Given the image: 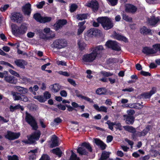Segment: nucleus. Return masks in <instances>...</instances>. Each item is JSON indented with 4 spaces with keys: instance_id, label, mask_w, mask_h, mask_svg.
<instances>
[{
    "instance_id": "1",
    "label": "nucleus",
    "mask_w": 160,
    "mask_h": 160,
    "mask_svg": "<svg viewBox=\"0 0 160 160\" xmlns=\"http://www.w3.org/2000/svg\"><path fill=\"white\" fill-rule=\"evenodd\" d=\"M103 49V48L101 45L92 48L91 50L92 52L91 53L83 56L82 58L83 62H93L97 57L101 55L102 51Z\"/></svg>"
},
{
    "instance_id": "2",
    "label": "nucleus",
    "mask_w": 160,
    "mask_h": 160,
    "mask_svg": "<svg viewBox=\"0 0 160 160\" xmlns=\"http://www.w3.org/2000/svg\"><path fill=\"white\" fill-rule=\"evenodd\" d=\"M97 21L101 24L105 30H108L113 28L114 24L111 19L107 16L99 17Z\"/></svg>"
},
{
    "instance_id": "3",
    "label": "nucleus",
    "mask_w": 160,
    "mask_h": 160,
    "mask_svg": "<svg viewBox=\"0 0 160 160\" xmlns=\"http://www.w3.org/2000/svg\"><path fill=\"white\" fill-rule=\"evenodd\" d=\"M26 25L25 23H22L20 26H18L15 24H12L11 28L12 33L16 37L24 34L27 30Z\"/></svg>"
},
{
    "instance_id": "4",
    "label": "nucleus",
    "mask_w": 160,
    "mask_h": 160,
    "mask_svg": "<svg viewBox=\"0 0 160 160\" xmlns=\"http://www.w3.org/2000/svg\"><path fill=\"white\" fill-rule=\"evenodd\" d=\"M86 148L90 152H92V148L90 144L88 142H83L81 144V147H78L77 149V152L81 155H87L88 152Z\"/></svg>"
},
{
    "instance_id": "5",
    "label": "nucleus",
    "mask_w": 160,
    "mask_h": 160,
    "mask_svg": "<svg viewBox=\"0 0 160 160\" xmlns=\"http://www.w3.org/2000/svg\"><path fill=\"white\" fill-rule=\"evenodd\" d=\"M26 121L32 128L33 130H37L38 128V126L35 118L27 112H26Z\"/></svg>"
},
{
    "instance_id": "6",
    "label": "nucleus",
    "mask_w": 160,
    "mask_h": 160,
    "mask_svg": "<svg viewBox=\"0 0 160 160\" xmlns=\"http://www.w3.org/2000/svg\"><path fill=\"white\" fill-rule=\"evenodd\" d=\"M67 44V41L64 39L59 38L53 42L52 46L54 48L60 49L65 47Z\"/></svg>"
},
{
    "instance_id": "7",
    "label": "nucleus",
    "mask_w": 160,
    "mask_h": 160,
    "mask_svg": "<svg viewBox=\"0 0 160 160\" xmlns=\"http://www.w3.org/2000/svg\"><path fill=\"white\" fill-rule=\"evenodd\" d=\"M105 45L108 48H111L113 50L117 51L121 50V48L119 45V43L116 41L108 40L106 42Z\"/></svg>"
},
{
    "instance_id": "8",
    "label": "nucleus",
    "mask_w": 160,
    "mask_h": 160,
    "mask_svg": "<svg viewBox=\"0 0 160 160\" xmlns=\"http://www.w3.org/2000/svg\"><path fill=\"white\" fill-rule=\"evenodd\" d=\"M67 22V21L66 19H58L53 25V28L56 31H58L62 29L63 26L66 25Z\"/></svg>"
},
{
    "instance_id": "9",
    "label": "nucleus",
    "mask_w": 160,
    "mask_h": 160,
    "mask_svg": "<svg viewBox=\"0 0 160 160\" xmlns=\"http://www.w3.org/2000/svg\"><path fill=\"white\" fill-rule=\"evenodd\" d=\"M23 16L19 12H14L11 14V18L13 22L21 23L22 22Z\"/></svg>"
},
{
    "instance_id": "10",
    "label": "nucleus",
    "mask_w": 160,
    "mask_h": 160,
    "mask_svg": "<svg viewBox=\"0 0 160 160\" xmlns=\"http://www.w3.org/2000/svg\"><path fill=\"white\" fill-rule=\"evenodd\" d=\"M20 135L19 132H14L8 131L7 134L5 135V138L9 140H12L18 138Z\"/></svg>"
},
{
    "instance_id": "11",
    "label": "nucleus",
    "mask_w": 160,
    "mask_h": 160,
    "mask_svg": "<svg viewBox=\"0 0 160 160\" xmlns=\"http://www.w3.org/2000/svg\"><path fill=\"white\" fill-rule=\"evenodd\" d=\"M14 99L15 100H20L21 101L26 102L28 100L27 97L24 95H21V94L17 92H12Z\"/></svg>"
},
{
    "instance_id": "12",
    "label": "nucleus",
    "mask_w": 160,
    "mask_h": 160,
    "mask_svg": "<svg viewBox=\"0 0 160 160\" xmlns=\"http://www.w3.org/2000/svg\"><path fill=\"white\" fill-rule=\"evenodd\" d=\"M41 134L39 130L37 132H34L29 136V139L30 141L34 143L36 141L39 139Z\"/></svg>"
},
{
    "instance_id": "13",
    "label": "nucleus",
    "mask_w": 160,
    "mask_h": 160,
    "mask_svg": "<svg viewBox=\"0 0 160 160\" xmlns=\"http://www.w3.org/2000/svg\"><path fill=\"white\" fill-rule=\"evenodd\" d=\"M31 5L29 3H26L22 8V11L24 15L29 16L31 13L32 9Z\"/></svg>"
},
{
    "instance_id": "14",
    "label": "nucleus",
    "mask_w": 160,
    "mask_h": 160,
    "mask_svg": "<svg viewBox=\"0 0 160 160\" xmlns=\"http://www.w3.org/2000/svg\"><path fill=\"white\" fill-rule=\"evenodd\" d=\"M123 117V120L128 125H132L135 121V117L134 116L124 115Z\"/></svg>"
},
{
    "instance_id": "15",
    "label": "nucleus",
    "mask_w": 160,
    "mask_h": 160,
    "mask_svg": "<svg viewBox=\"0 0 160 160\" xmlns=\"http://www.w3.org/2000/svg\"><path fill=\"white\" fill-rule=\"evenodd\" d=\"M14 63L18 67L24 69L25 68V66L28 64L26 61L22 59H17L14 61Z\"/></svg>"
},
{
    "instance_id": "16",
    "label": "nucleus",
    "mask_w": 160,
    "mask_h": 160,
    "mask_svg": "<svg viewBox=\"0 0 160 160\" xmlns=\"http://www.w3.org/2000/svg\"><path fill=\"white\" fill-rule=\"evenodd\" d=\"M155 51V49L153 48H151L147 46L143 47L142 50V53L147 55L156 53V52Z\"/></svg>"
},
{
    "instance_id": "17",
    "label": "nucleus",
    "mask_w": 160,
    "mask_h": 160,
    "mask_svg": "<svg viewBox=\"0 0 160 160\" xmlns=\"http://www.w3.org/2000/svg\"><path fill=\"white\" fill-rule=\"evenodd\" d=\"M159 21L160 19L158 17H155V16H152L151 18H148V22L149 25L154 26Z\"/></svg>"
},
{
    "instance_id": "18",
    "label": "nucleus",
    "mask_w": 160,
    "mask_h": 160,
    "mask_svg": "<svg viewBox=\"0 0 160 160\" xmlns=\"http://www.w3.org/2000/svg\"><path fill=\"white\" fill-rule=\"evenodd\" d=\"M140 32L142 34L144 35H152V34L151 29L147 28L145 26H143L140 29Z\"/></svg>"
},
{
    "instance_id": "19",
    "label": "nucleus",
    "mask_w": 160,
    "mask_h": 160,
    "mask_svg": "<svg viewBox=\"0 0 160 160\" xmlns=\"http://www.w3.org/2000/svg\"><path fill=\"white\" fill-rule=\"evenodd\" d=\"M52 143L50 145L51 148H53L59 146V142L58 137L55 135H54L51 139Z\"/></svg>"
},
{
    "instance_id": "20",
    "label": "nucleus",
    "mask_w": 160,
    "mask_h": 160,
    "mask_svg": "<svg viewBox=\"0 0 160 160\" xmlns=\"http://www.w3.org/2000/svg\"><path fill=\"white\" fill-rule=\"evenodd\" d=\"M113 37L114 38L119 41H123L126 42H128V40L126 37L117 33L115 32L114 33Z\"/></svg>"
},
{
    "instance_id": "21",
    "label": "nucleus",
    "mask_w": 160,
    "mask_h": 160,
    "mask_svg": "<svg viewBox=\"0 0 160 160\" xmlns=\"http://www.w3.org/2000/svg\"><path fill=\"white\" fill-rule=\"evenodd\" d=\"M137 10V8L133 5L129 4L126 7L125 10L127 12L134 13Z\"/></svg>"
},
{
    "instance_id": "22",
    "label": "nucleus",
    "mask_w": 160,
    "mask_h": 160,
    "mask_svg": "<svg viewBox=\"0 0 160 160\" xmlns=\"http://www.w3.org/2000/svg\"><path fill=\"white\" fill-rule=\"evenodd\" d=\"M95 143L98 146H99L102 150H104L105 149L107 145L99 139L96 138L94 139Z\"/></svg>"
},
{
    "instance_id": "23",
    "label": "nucleus",
    "mask_w": 160,
    "mask_h": 160,
    "mask_svg": "<svg viewBox=\"0 0 160 160\" xmlns=\"http://www.w3.org/2000/svg\"><path fill=\"white\" fill-rule=\"evenodd\" d=\"M79 91L77 90H76L75 91V93H76V96L77 97L83 99L90 103H94V102L92 99L88 97L83 96L81 94H79Z\"/></svg>"
},
{
    "instance_id": "24",
    "label": "nucleus",
    "mask_w": 160,
    "mask_h": 160,
    "mask_svg": "<svg viewBox=\"0 0 160 160\" xmlns=\"http://www.w3.org/2000/svg\"><path fill=\"white\" fill-rule=\"evenodd\" d=\"M88 6L92 8L93 10L97 11L99 8V4L97 1L93 0L88 4Z\"/></svg>"
},
{
    "instance_id": "25",
    "label": "nucleus",
    "mask_w": 160,
    "mask_h": 160,
    "mask_svg": "<svg viewBox=\"0 0 160 160\" xmlns=\"http://www.w3.org/2000/svg\"><path fill=\"white\" fill-rule=\"evenodd\" d=\"M94 108L98 112H103L105 113L107 112L108 108L104 106H101L99 107L97 104H94L93 105Z\"/></svg>"
},
{
    "instance_id": "26",
    "label": "nucleus",
    "mask_w": 160,
    "mask_h": 160,
    "mask_svg": "<svg viewBox=\"0 0 160 160\" xmlns=\"http://www.w3.org/2000/svg\"><path fill=\"white\" fill-rule=\"evenodd\" d=\"M38 153V149L36 148L33 150H31L28 152V153H32V154L29 156V160H34L36 159L37 155L36 153Z\"/></svg>"
},
{
    "instance_id": "27",
    "label": "nucleus",
    "mask_w": 160,
    "mask_h": 160,
    "mask_svg": "<svg viewBox=\"0 0 160 160\" xmlns=\"http://www.w3.org/2000/svg\"><path fill=\"white\" fill-rule=\"evenodd\" d=\"M106 123L108 125V128L112 131L113 130V126L114 125L118 126V128H119L120 127H121L120 123H119L118 124H117L115 122H111L110 120H108L107 122H106ZM119 129L120 130H121V129L119 128Z\"/></svg>"
},
{
    "instance_id": "28",
    "label": "nucleus",
    "mask_w": 160,
    "mask_h": 160,
    "mask_svg": "<svg viewBox=\"0 0 160 160\" xmlns=\"http://www.w3.org/2000/svg\"><path fill=\"white\" fill-rule=\"evenodd\" d=\"M111 153L106 151H103L99 160H108Z\"/></svg>"
},
{
    "instance_id": "29",
    "label": "nucleus",
    "mask_w": 160,
    "mask_h": 160,
    "mask_svg": "<svg viewBox=\"0 0 160 160\" xmlns=\"http://www.w3.org/2000/svg\"><path fill=\"white\" fill-rule=\"evenodd\" d=\"M5 81L10 83L15 84L17 82V80L15 79V77L14 76H7L5 77Z\"/></svg>"
},
{
    "instance_id": "30",
    "label": "nucleus",
    "mask_w": 160,
    "mask_h": 160,
    "mask_svg": "<svg viewBox=\"0 0 160 160\" xmlns=\"http://www.w3.org/2000/svg\"><path fill=\"white\" fill-rule=\"evenodd\" d=\"M15 89L21 94H25L28 92V89L27 88L19 86H17L15 87Z\"/></svg>"
},
{
    "instance_id": "31",
    "label": "nucleus",
    "mask_w": 160,
    "mask_h": 160,
    "mask_svg": "<svg viewBox=\"0 0 160 160\" xmlns=\"http://www.w3.org/2000/svg\"><path fill=\"white\" fill-rule=\"evenodd\" d=\"M9 109L10 111L12 112H14L15 110L19 109H21L22 111L24 110V108L22 106H21L20 104H18L14 106L10 105L9 107Z\"/></svg>"
},
{
    "instance_id": "32",
    "label": "nucleus",
    "mask_w": 160,
    "mask_h": 160,
    "mask_svg": "<svg viewBox=\"0 0 160 160\" xmlns=\"http://www.w3.org/2000/svg\"><path fill=\"white\" fill-rule=\"evenodd\" d=\"M152 126L151 125H147L145 128L141 132H140L142 136H144L146 135L148 132L152 129Z\"/></svg>"
},
{
    "instance_id": "33",
    "label": "nucleus",
    "mask_w": 160,
    "mask_h": 160,
    "mask_svg": "<svg viewBox=\"0 0 160 160\" xmlns=\"http://www.w3.org/2000/svg\"><path fill=\"white\" fill-rule=\"evenodd\" d=\"M51 90L53 92H58L61 88L60 86L58 83H55L51 85L50 87Z\"/></svg>"
},
{
    "instance_id": "34",
    "label": "nucleus",
    "mask_w": 160,
    "mask_h": 160,
    "mask_svg": "<svg viewBox=\"0 0 160 160\" xmlns=\"http://www.w3.org/2000/svg\"><path fill=\"white\" fill-rule=\"evenodd\" d=\"M123 128L124 130L128 132L132 133L135 132H136V129L131 126L126 125L124 126Z\"/></svg>"
},
{
    "instance_id": "35",
    "label": "nucleus",
    "mask_w": 160,
    "mask_h": 160,
    "mask_svg": "<svg viewBox=\"0 0 160 160\" xmlns=\"http://www.w3.org/2000/svg\"><path fill=\"white\" fill-rule=\"evenodd\" d=\"M52 152L53 153L57 155L59 158L61 157L62 154V151L58 148H56L52 149Z\"/></svg>"
},
{
    "instance_id": "36",
    "label": "nucleus",
    "mask_w": 160,
    "mask_h": 160,
    "mask_svg": "<svg viewBox=\"0 0 160 160\" xmlns=\"http://www.w3.org/2000/svg\"><path fill=\"white\" fill-rule=\"evenodd\" d=\"M99 31L100 30L97 29L92 28L88 31V33L91 35L96 36L98 35Z\"/></svg>"
},
{
    "instance_id": "37",
    "label": "nucleus",
    "mask_w": 160,
    "mask_h": 160,
    "mask_svg": "<svg viewBox=\"0 0 160 160\" xmlns=\"http://www.w3.org/2000/svg\"><path fill=\"white\" fill-rule=\"evenodd\" d=\"M151 97V96L149 92H144L138 96V98L140 99L142 98L148 99L150 98Z\"/></svg>"
},
{
    "instance_id": "38",
    "label": "nucleus",
    "mask_w": 160,
    "mask_h": 160,
    "mask_svg": "<svg viewBox=\"0 0 160 160\" xmlns=\"http://www.w3.org/2000/svg\"><path fill=\"white\" fill-rule=\"evenodd\" d=\"M33 18L37 22H41L42 17L40 13H35L33 15Z\"/></svg>"
},
{
    "instance_id": "39",
    "label": "nucleus",
    "mask_w": 160,
    "mask_h": 160,
    "mask_svg": "<svg viewBox=\"0 0 160 160\" xmlns=\"http://www.w3.org/2000/svg\"><path fill=\"white\" fill-rule=\"evenodd\" d=\"M88 14H78L76 16L77 18L79 20H82L83 19H87Z\"/></svg>"
},
{
    "instance_id": "40",
    "label": "nucleus",
    "mask_w": 160,
    "mask_h": 160,
    "mask_svg": "<svg viewBox=\"0 0 160 160\" xmlns=\"http://www.w3.org/2000/svg\"><path fill=\"white\" fill-rule=\"evenodd\" d=\"M38 87L37 85H34L33 88L31 87L29 88V90L34 95L36 94V91H37L38 90Z\"/></svg>"
},
{
    "instance_id": "41",
    "label": "nucleus",
    "mask_w": 160,
    "mask_h": 160,
    "mask_svg": "<svg viewBox=\"0 0 160 160\" xmlns=\"http://www.w3.org/2000/svg\"><path fill=\"white\" fill-rule=\"evenodd\" d=\"M78 44L79 49L82 51L85 49V47L86 46V44L85 42L81 41H79Z\"/></svg>"
},
{
    "instance_id": "42",
    "label": "nucleus",
    "mask_w": 160,
    "mask_h": 160,
    "mask_svg": "<svg viewBox=\"0 0 160 160\" xmlns=\"http://www.w3.org/2000/svg\"><path fill=\"white\" fill-rule=\"evenodd\" d=\"M34 98L38 100L40 102H44L46 101L43 97L42 95H37L34 97Z\"/></svg>"
},
{
    "instance_id": "43",
    "label": "nucleus",
    "mask_w": 160,
    "mask_h": 160,
    "mask_svg": "<svg viewBox=\"0 0 160 160\" xmlns=\"http://www.w3.org/2000/svg\"><path fill=\"white\" fill-rule=\"evenodd\" d=\"M105 89L103 88H98L96 91V93L99 95H105L106 93Z\"/></svg>"
},
{
    "instance_id": "44",
    "label": "nucleus",
    "mask_w": 160,
    "mask_h": 160,
    "mask_svg": "<svg viewBox=\"0 0 160 160\" xmlns=\"http://www.w3.org/2000/svg\"><path fill=\"white\" fill-rule=\"evenodd\" d=\"M132 138L133 140H135L137 139L138 137H141L142 136L140 132L138 131L136 132H135L133 133L132 135Z\"/></svg>"
},
{
    "instance_id": "45",
    "label": "nucleus",
    "mask_w": 160,
    "mask_h": 160,
    "mask_svg": "<svg viewBox=\"0 0 160 160\" xmlns=\"http://www.w3.org/2000/svg\"><path fill=\"white\" fill-rule=\"evenodd\" d=\"M122 18L124 20L127 22H132V18L131 17H129L126 14H123Z\"/></svg>"
},
{
    "instance_id": "46",
    "label": "nucleus",
    "mask_w": 160,
    "mask_h": 160,
    "mask_svg": "<svg viewBox=\"0 0 160 160\" xmlns=\"http://www.w3.org/2000/svg\"><path fill=\"white\" fill-rule=\"evenodd\" d=\"M72 154L70 158V160H80V158L77 156L73 151H71Z\"/></svg>"
},
{
    "instance_id": "47",
    "label": "nucleus",
    "mask_w": 160,
    "mask_h": 160,
    "mask_svg": "<svg viewBox=\"0 0 160 160\" xmlns=\"http://www.w3.org/2000/svg\"><path fill=\"white\" fill-rule=\"evenodd\" d=\"M52 20L51 17H42L41 23H45L50 22Z\"/></svg>"
},
{
    "instance_id": "48",
    "label": "nucleus",
    "mask_w": 160,
    "mask_h": 160,
    "mask_svg": "<svg viewBox=\"0 0 160 160\" xmlns=\"http://www.w3.org/2000/svg\"><path fill=\"white\" fill-rule=\"evenodd\" d=\"M39 160H51V158L47 154H43Z\"/></svg>"
},
{
    "instance_id": "49",
    "label": "nucleus",
    "mask_w": 160,
    "mask_h": 160,
    "mask_svg": "<svg viewBox=\"0 0 160 160\" xmlns=\"http://www.w3.org/2000/svg\"><path fill=\"white\" fill-rule=\"evenodd\" d=\"M78 6L75 4L73 3L71 4L70 8V11L72 12H75L78 8Z\"/></svg>"
},
{
    "instance_id": "50",
    "label": "nucleus",
    "mask_w": 160,
    "mask_h": 160,
    "mask_svg": "<svg viewBox=\"0 0 160 160\" xmlns=\"http://www.w3.org/2000/svg\"><path fill=\"white\" fill-rule=\"evenodd\" d=\"M152 48L155 49L156 53L159 51L160 52V43H157L154 44L152 46Z\"/></svg>"
},
{
    "instance_id": "51",
    "label": "nucleus",
    "mask_w": 160,
    "mask_h": 160,
    "mask_svg": "<svg viewBox=\"0 0 160 160\" xmlns=\"http://www.w3.org/2000/svg\"><path fill=\"white\" fill-rule=\"evenodd\" d=\"M101 73L103 76L105 77L111 76L113 75V74L111 73L110 72H107L104 71H102L101 72Z\"/></svg>"
},
{
    "instance_id": "52",
    "label": "nucleus",
    "mask_w": 160,
    "mask_h": 160,
    "mask_svg": "<svg viewBox=\"0 0 160 160\" xmlns=\"http://www.w3.org/2000/svg\"><path fill=\"white\" fill-rule=\"evenodd\" d=\"M39 37L41 38L48 39L49 38L47 37L46 35L44 34L42 31H39Z\"/></svg>"
},
{
    "instance_id": "53",
    "label": "nucleus",
    "mask_w": 160,
    "mask_h": 160,
    "mask_svg": "<svg viewBox=\"0 0 160 160\" xmlns=\"http://www.w3.org/2000/svg\"><path fill=\"white\" fill-rule=\"evenodd\" d=\"M127 114L125 115H128L129 116H134V114L135 113V111L133 109H129L127 111Z\"/></svg>"
},
{
    "instance_id": "54",
    "label": "nucleus",
    "mask_w": 160,
    "mask_h": 160,
    "mask_svg": "<svg viewBox=\"0 0 160 160\" xmlns=\"http://www.w3.org/2000/svg\"><path fill=\"white\" fill-rule=\"evenodd\" d=\"M51 97V94L48 91H45L43 93V97L46 100L47 99H49Z\"/></svg>"
},
{
    "instance_id": "55",
    "label": "nucleus",
    "mask_w": 160,
    "mask_h": 160,
    "mask_svg": "<svg viewBox=\"0 0 160 160\" xmlns=\"http://www.w3.org/2000/svg\"><path fill=\"white\" fill-rule=\"evenodd\" d=\"M53 122L55 123V125H57L58 124L62 122V120L60 117H57L54 119Z\"/></svg>"
},
{
    "instance_id": "56",
    "label": "nucleus",
    "mask_w": 160,
    "mask_h": 160,
    "mask_svg": "<svg viewBox=\"0 0 160 160\" xmlns=\"http://www.w3.org/2000/svg\"><path fill=\"white\" fill-rule=\"evenodd\" d=\"M85 28L86 27H79L78 30V35H79L82 33Z\"/></svg>"
},
{
    "instance_id": "57",
    "label": "nucleus",
    "mask_w": 160,
    "mask_h": 160,
    "mask_svg": "<svg viewBox=\"0 0 160 160\" xmlns=\"http://www.w3.org/2000/svg\"><path fill=\"white\" fill-rule=\"evenodd\" d=\"M8 4H5L3 6H2L0 8V10L1 12H4L9 7Z\"/></svg>"
},
{
    "instance_id": "58",
    "label": "nucleus",
    "mask_w": 160,
    "mask_h": 160,
    "mask_svg": "<svg viewBox=\"0 0 160 160\" xmlns=\"http://www.w3.org/2000/svg\"><path fill=\"white\" fill-rule=\"evenodd\" d=\"M9 72L12 75H14L17 77H19L20 76L19 74L17 72L11 69H10L9 70Z\"/></svg>"
},
{
    "instance_id": "59",
    "label": "nucleus",
    "mask_w": 160,
    "mask_h": 160,
    "mask_svg": "<svg viewBox=\"0 0 160 160\" xmlns=\"http://www.w3.org/2000/svg\"><path fill=\"white\" fill-rule=\"evenodd\" d=\"M8 160H18V157L16 155H13L12 156H8Z\"/></svg>"
},
{
    "instance_id": "60",
    "label": "nucleus",
    "mask_w": 160,
    "mask_h": 160,
    "mask_svg": "<svg viewBox=\"0 0 160 160\" xmlns=\"http://www.w3.org/2000/svg\"><path fill=\"white\" fill-rule=\"evenodd\" d=\"M45 2L44 1H41L37 5V7L38 8L41 9L42 8L43 6L44 5Z\"/></svg>"
},
{
    "instance_id": "61",
    "label": "nucleus",
    "mask_w": 160,
    "mask_h": 160,
    "mask_svg": "<svg viewBox=\"0 0 160 160\" xmlns=\"http://www.w3.org/2000/svg\"><path fill=\"white\" fill-rule=\"evenodd\" d=\"M140 74L142 76H150L151 75L150 73L148 72H145L143 71H141L140 72Z\"/></svg>"
},
{
    "instance_id": "62",
    "label": "nucleus",
    "mask_w": 160,
    "mask_h": 160,
    "mask_svg": "<svg viewBox=\"0 0 160 160\" xmlns=\"http://www.w3.org/2000/svg\"><path fill=\"white\" fill-rule=\"evenodd\" d=\"M57 107L60 110L64 111L66 109V105L64 106L62 104H59L57 105Z\"/></svg>"
},
{
    "instance_id": "63",
    "label": "nucleus",
    "mask_w": 160,
    "mask_h": 160,
    "mask_svg": "<svg viewBox=\"0 0 160 160\" xmlns=\"http://www.w3.org/2000/svg\"><path fill=\"white\" fill-rule=\"evenodd\" d=\"M68 81L71 84L73 85V86H76V84L75 82L73 79L71 78L68 79Z\"/></svg>"
},
{
    "instance_id": "64",
    "label": "nucleus",
    "mask_w": 160,
    "mask_h": 160,
    "mask_svg": "<svg viewBox=\"0 0 160 160\" xmlns=\"http://www.w3.org/2000/svg\"><path fill=\"white\" fill-rule=\"evenodd\" d=\"M156 90L157 88L155 87H153L149 93L151 96L152 94H154L156 92Z\"/></svg>"
}]
</instances>
